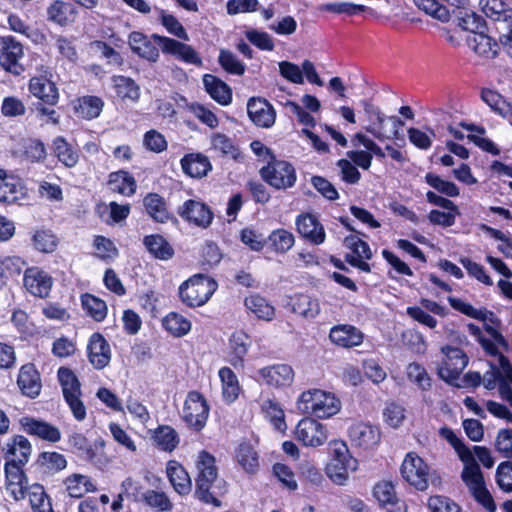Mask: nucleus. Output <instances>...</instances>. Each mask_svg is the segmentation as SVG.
<instances>
[{"label": "nucleus", "mask_w": 512, "mask_h": 512, "mask_svg": "<svg viewBox=\"0 0 512 512\" xmlns=\"http://www.w3.org/2000/svg\"><path fill=\"white\" fill-rule=\"evenodd\" d=\"M196 467L198 475L196 477L195 497L206 504L219 507L221 502L218 498L226 492V487L225 482L218 479L214 456L207 451H201L197 458Z\"/></svg>", "instance_id": "obj_1"}, {"label": "nucleus", "mask_w": 512, "mask_h": 512, "mask_svg": "<svg viewBox=\"0 0 512 512\" xmlns=\"http://www.w3.org/2000/svg\"><path fill=\"white\" fill-rule=\"evenodd\" d=\"M217 288V283L204 274H195L179 287V297L183 304L195 308L203 306Z\"/></svg>", "instance_id": "obj_2"}, {"label": "nucleus", "mask_w": 512, "mask_h": 512, "mask_svg": "<svg viewBox=\"0 0 512 512\" xmlns=\"http://www.w3.org/2000/svg\"><path fill=\"white\" fill-rule=\"evenodd\" d=\"M461 478L480 505L488 512L496 511V504L491 493L486 488L484 476L478 463L464 467Z\"/></svg>", "instance_id": "obj_3"}, {"label": "nucleus", "mask_w": 512, "mask_h": 512, "mask_svg": "<svg viewBox=\"0 0 512 512\" xmlns=\"http://www.w3.org/2000/svg\"><path fill=\"white\" fill-rule=\"evenodd\" d=\"M433 474L428 464L414 452L408 453L401 465L402 477L419 491L428 488Z\"/></svg>", "instance_id": "obj_4"}, {"label": "nucleus", "mask_w": 512, "mask_h": 512, "mask_svg": "<svg viewBox=\"0 0 512 512\" xmlns=\"http://www.w3.org/2000/svg\"><path fill=\"white\" fill-rule=\"evenodd\" d=\"M209 410L204 396L198 391H191L184 402L182 419L190 429L200 432L206 425Z\"/></svg>", "instance_id": "obj_5"}, {"label": "nucleus", "mask_w": 512, "mask_h": 512, "mask_svg": "<svg viewBox=\"0 0 512 512\" xmlns=\"http://www.w3.org/2000/svg\"><path fill=\"white\" fill-rule=\"evenodd\" d=\"M262 179L275 189H287L296 182V172L293 165L284 160H277L273 156L266 166L261 168Z\"/></svg>", "instance_id": "obj_6"}, {"label": "nucleus", "mask_w": 512, "mask_h": 512, "mask_svg": "<svg viewBox=\"0 0 512 512\" xmlns=\"http://www.w3.org/2000/svg\"><path fill=\"white\" fill-rule=\"evenodd\" d=\"M442 352L445 357L442 365L438 367L439 377L449 384L460 387L455 381L459 379L468 364L467 355L460 348L451 346L443 347Z\"/></svg>", "instance_id": "obj_7"}, {"label": "nucleus", "mask_w": 512, "mask_h": 512, "mask_svg": "<svg viewBox=\"0 0 512 512\" xmlns=\"http://www.w3.org/2000/svg\"><path fill=\"white\" fill-rule=\"evenodd\" d=\"M68 444L73 453L89 463L98 468L106 466L107 459L103 454V442L92 445L82 433H73L68 437Z\"/></svg>", "instance_id": "obj_8"}, {"label": "nucleus", "mask_w": 512, "mask_h": 512, "mask_svg": "<svg viewBox=\"0 0 512 512\" xmlns=\"http://www.w3.org/2000/svg\"><path fill=\"white\" fill-rule=\"evenodd\" d=\"M363 107L365 114L369 121V126L366 127L367 132L371 133L374 137H376L380 141H384L385 139H399V127L404 125V122L396 117L391 116L389 120L393 122L394 131L392 136H388L383 132L384 122L386 120L385 115L380 111V109L373 105L370 101H363Z\"/></svg>", "instance_id": "obj_9"}, {"label": "nucleus", "mask_w": 512, "mask_h": 512, "mask_svg": "<svg viewBox=\"0 0 512 512\" xmlns=\"http://www.w3.org/2000/svg\"><path fill=\"white\" fill-rule=\"evenodd\" d=\"M152 38L158 42L163 53L173 55L187 64L197 67L203 65L202 58L191 45L158 34H153Z\"/></svg>", "instance_id": "obj_10"}, {"label": "nucleus", "mask_w": 512, "mask_h": 512, "mask_svg": "<svg viewBox=\"0 0 512 512\" xmlns=\"http://www.w3.org/2000/svg\"><path fill=\"white\" fill-rule=\"evenodd\" d=\"M295 437L304 446L318 447L327 441L328 434L323 424L313 418H304L296 426Z\"/></svg>", "instance_id": "obj_11"}, {"label": "nucleus", "mask_w": 512, "mask_h": 512, "mask_svg": "<svg viewBox=\"0 0 512 512\" xmlns=\"http://www.w3.org/2000/svg\"><path fill=\"white\" fill-rule=\"evenodd\" d=\"M348 436L351 444L364 451L374 449L380 442L381 433L377 426L358 422L350 426Z\"/></svg>", "instance_id": "obj_12"}, {"label": "nucleus", "mask_w": 512, "mask_h": 512, "mask_svg": "<svg viewBox=\"0 0 512 512\" xmlns=\"http://www.w3.org/2000/svg\"><path fill=\"white\" fill-rule=\"evenodd\" d=\"M1 53L0 65L8 72L14 75H20L24 68L19 63L23 57V46L11 36H4L0 38Z\"/></svg>", "instance_id": "obj_13"}, {"label": "nucleus", "mask_w": 512, "mask_h": 512, "mask_svg": "<svg viewBox=\"0 0 512 512\" xmlns=\"http://www.w3.org/2000/svg\"><path fill=\"white\" fill-rule=\"evenodd\" d=\"M294 370L287 364H275L258 370L257 380L274 388L288 387L293 383Z\"/></svg>", "instance_id": "obj_14"}, {"label": "nucleus", "mask_w": 512, "mask_h": 512, "mask_svg": "<svg viewBox=\"0 0 512 512\" xmlns=\"http://www.w3.org/2000/svg\"><path fill=\"white\" fill-rule=\"evenodd\" d=\"M87 356L90 364L97 370L104 369L111 361V347L105 337L99 333H93L87 344Z\"/></svg>", "instance_id": "obj_15"}, {"label": "nucleus", "mask_w": 512, "mask_h": 512, "mask_svg": "<svg viewBox=\"0 0 512 512\" xmlns=\"http://www.w3.org/2000/svg\"><path fill=\"white\" fill-rule=\"evenodd\" d=\"M344 244L353 252V254H347L345 256V261L363 272H370L371 267L365 261L372 258V252L368 243L356 235H349L345 238Z\"/></svg>", "instance_id": "obj_16"}, {"label": "nucleus", "mask_w": 512, "mask_h": 512, "mask_svg": "<svg viewBox=\"0 0 512 512\" xmlns=\"http://www.w3.org/2000/svg\"><path fill=\"white\" fill-rule=\"evenodd\" d=\"M178 214L189 223L202 228H207L213 220L210 208L206 204L192 199L185 201L179 207Z\"/></svg>", "instance_id": "obj_17"}, {"label": "nucleus", "mask_w": 512, "mask_h": 512, "mask_svg": "<svg viewBox=\"0 0 512 512\" xmlns=\"http://www.w3.org/2000/svg\"><path fill=\"white\" fill-rule=\"evenodd\" d=\"M23 281L27 291L39 298L47 297L53 284L51 276L38 267L26 269Z\"/></svg>", "instance_id": "obj_18"}, {"label": "nucleus", "mask_w": 512, "mask_h": 512, "mask_svg": "<svg viewBox=\"0 0 512 512\" xmlns=\"http://www.w3.org/2000/svg\"><path fill=\"white\" fill-rule=\"evenodd\" d=\"M6 463L26 465L29 461L32 446L22 435H15L3 447Z\"/></svg>", "instance_id": "obj_19"}, {"label": "nucleus", "mask_w": 512, "mask_h": 512, "mask_svg": "<svg viewBox=\"0 0 512 512\" xmlns=\"http://www.w3.org/2000/svg\"><path fill=\"white\" fill-rule=\"evenodd\" d=\"M298 233L314 245L322 244L325 241V230L318 219L309 213L299 215L296 218Z\"/></svg>", "instance_id": "obj_20"}, {"label": "nucleus", "mask_w": 512, "mask_h": 512, "mask_svg": "<svg viewBox=\"0 0 512 512\" xmlns=\"http://www.w3.org/2000/svg\"><path fill=\"white\" fill-rule=\"evenodd\" d=\"M25 187L20 178L0 169V202L15 203L25 197Z\"/></svg>", "instance_id": "obj_21"}, {"label": "nucleus", "mask_w": 512, "mask_h": 512, "mask_svg": "<svg viewBox=\"0 0 512 512\" xmlns=\"http://www.w3.org/2000/svg\"><path fill=\"white\" fill-rule=\"evenodd\" d=\"M247 112L252 122L259 127L268 128L275 122V111L265 99L251 98L247 103Z\"/></svg>", "instance_id": "obj_22"}, {"label": "nucleus", "mask_w": 512, "mask_h": 512, "mask_svg": "<svg viewBox=\"0 0 512 512\" xmlns=\"http://www.w3.org/2000/svg\"><path fill=\"white\" fill-rule=\"evenodd\" d=\"M30 93L47 105L58 103L59 92L55 83L45 76H34L29 81Z\"/></svg>", "instance_id": "obj_23"}, {"label": "nucleus", "mask_w": 512, "mask_h": 512, "mask_svg": "<svg viewBox=\"0 0 512 512\" xmlns=\"http://www.w3.org/2000/svg\"><path fill=\"white\" fill-rule=\"evenodd\" d=\"M20 423L28 434L35 435L45 441L54 443L61 439L60 430L45 421L36 420L32 417H23Z\"/></svg>", "instance_id": "obj_24"}, {"label": "nucleus", "mask_w": 512, "mask_h": 512, "mask_svg": "<svg viewBox=\"0 0 512 512\" xmlns=\"http://www.w3.org/2000/svg\"><path fill=\"white\" fill-rule=\"evenodd\" d=\"M329 338L335 345L351 348L362 344L364 336L352 325H337L330 330Z\"/></svg>", "instance_id": "obj_25"}, {"label": "nucleus", "mask_w": 512, "mask_h": 512, "mask_svg": "<svg viewBox=\"0 0 512 512\" xmlns=\"http://www.w3.org/2000/svg\"><path fill=\"white\" fill-rule=\"evenodd\" d=\"M17 384L24 395L30 398H34L39 395L41 390V380L40 375L33 364H26L21 367Z\"/></svg>", "instance_id": "obj_26"}, {"label": "nucleus", "mask_w": 512, "mask_h": 512, "mask_svg": "<svg viewBox=\"0 0 512 512\" xmlns=\"http://www.w3.org/2000/svg\"><path fill=\"white\" fill-rule=\"evenodd\" d=\"M166 474L178 494L187 495L190 493L192 488L191 478L179 462L170 460L166 465Z\"/></svg>", "instance_id": "obj_27"}, {"label": "nucleus", "mask_w": 512, "mask_h": 512, "mask_svg": "<svg viewBox=\"0 0 512 512\" xmlns=\"http://www.w3.org/2000/svg\"><path fill=\"white\" fill-rule=\"evenodd\" d=\"M51 151L57 160L67 168H73L79 162V151L63 136H57L52 140Z\"/></svg>", "instance_id": "obj_28"}, {"label": "nucleus", "mask_w": 512, "mask_h": 512, "mask_svg": "<svg viewBox=\"0 0 512 512\" xmlns=\"http://www.w3.org/2000/svg\"><path fill=\"white\" fill-rule=\"evenodd\" d=\"M180 163L183 172L192 178H202L212 169L209 158L202 153L186 154Z\"/></svg>", "instance_id": "obj_29"}, {"label": "nucleus", "mask_w": 512, "mask_h": 512, "mask_svg": "<svg viewBox=\"0 0 512 512\" xmlns=\"http://www.w3.org/2000/svg\"><path fill=\"white\" fill-rule=\"evenodd\" d=\"M251 345L249 336L243 331H235L229 338V361L235 367H243L244 358Z\"/></svg>", "instance_id": "obj_30"}, {"label": "nucleus", "mask_w": 512, "mask_h": 512, "mask_svg": "<svg viewBox=\"0 0 512 512\" xmlns=\"http://www.w3.org/2000/svg\"><path fill=\"white\" fill-rule=\"evenodd\" d=\"M78 11L74 4L55 0L47 8L48 20L60 25L67 26L76 20Z\"/></svg>", "instance_id": "obj_31"}, {"label": "nucleus", "mask_w": 512, "mask_h": 512, "mask_svg": "<svg viewBox=\"0 0 512 512\" xmlns=\"http://www.w3.org/2000/svg\"><path fill=\"white\" fill-rule=\"evenodd\" d=\"M128 43L131 50L139 57L150 62L158 60V48L143 33L137 31L130 33Z\"/></svg>", "instance_id": "obj_32"}, {"label": "nucleus", "mask_w": 512, "mask_h": 512, "mask_svg": "<svg viewBox=\"0 0 512 512\" xmlns=\"http://www.w3.org/2000/svg\"><path fill=\"white\" fill-rule=\"evenodd\" d=\"M203 84L208 94L221 105H228L232 100L230 87L214 75L206 74Z\"/></svg>", "instance_id": "obj_33"}, {"label": "nucleus", "mask_w": 512, "mask_h": 512, "mask_svg": "<svg viewBox=\"0 0 512 512\" xmlns=\"http://www.w3.org/2000/svg\"><path fill=\"white\" fill-rule=\"evenodd\" d=\"M143 244L147 251L156 259L169 260L174 255L171 244L159 234L145 236Z\"/></svg>", "instance_id": "obj_34"}, {"label": "nucleus", "mask_w": 512, "mask_h": 512, "mask_svg": "<svg viewBox=\"0 0 512 512\" xmlns=\"http://www.w3.org/2000/svg\"><path fill=\"white\" fill-rule=\"evenodd\" d=\"M469 47L479 56L492 59L498 54V44L490 36L480 31L468 38Z\"/></svg>", "instance_id": "obj_35"}, {"label": "nucleus", "mask_w": 512, "mask_h": 512, "mask_svg": "<svg viewBox=\"0 0 512 512\" xmlns=\"http://www.w3.org/2000/svg\"><path fill=\"white\" fill-rule=\"evenodd\" d=\"M109 189L124 196H131L136 191V181L127 171L119 170L109 174Z\"/></svg>", "instance_id": "obj_36"}, {"label": "nucleus", "mask_w": 512, "mask_h": 512, "mask_svg": "<svg viewBox=\"0 0 512 512\" xmlns=\"http://www.w3.org/2000/svg\"><path fill=\"white\" fill-rule=\"evenodd\" d=\"M104 101L93 95L79 97L74 106L75 112L82 118L91 120L97 118L102 112Z\"/></svg>", "instance_id": "obj_37"}, {"label": "nucleus", "mask_w": 512, "mask_h": 512, "mask_svg": "<svg viewBox=\"0 0 512 512\" xmlns=\"http://www.w3.org/2000/svg\"><path fill=\"white\" fill-rule=\"evenodd\" d=\"M439 434L456 450L460 460L464 463V467L477 463L472 451L457 437L452 429L442 427L439 430Z\"/></svg>", "instance_id": "obj_38"}, {"label": "nucleus", "mask_w": 512, "mask_h": 512, "mask_svg": "<svg viewBox=\"0 0 512 512\" xmlns=\"http://www.w3.org/2000/svg\"><path fill=\"white\" fill-rule=\"evenodd\" d=\"M245 307L257 318L271 321L275 315V308L264 297L253 294L245 298Z\"/></svg>", "instance_id": "obj_39"}, {"label": "nucleus", "mask_w": 512, "mask_h": 512, "mask_svg": "<svg viewBox=\"0 0 512 512\" xmlns=\"http://www.w3.org/2000/svg\"><path fill=\"white\" fill-rule=\"evenodd\" d=\"M210 149L221 156H229L236 159L239 155V149L231 137L224 133L214 132L209 137Z\"/></svg>", "instance_id": "obj_40"}, {"label": "nucleus", "mask_w": 512, "mask_h": 512, "mask_svg": "<svg viewBox=\"0 0 512 512\" xmlns=\"http://www.w3.org/2000/svg\"><path fill=\"white\" fill-rule=\"evenodd\" d=\"M457 24L463 30L470 31L476 34L485 29L484 19L477 15L469 6H466L462 10H455Z\"/></svg>", "instance_id": "obj_41"}, {"label": "nucleus", "mask_w": 512, "mask_h": 512, "mask_svg": "<svg viewBox=\"0 0 512 512\" xmlns=\"http://www.w3.org/2000/svg\"><path fill=\"white\" fill-rule=\"evenodd\" d=\"M69 496L80 498L87 492L96 491L95 485L88 476L82 474H73L64 481Z\"/></svg>", "instance_id": "obj_42"}, {"label": "nucleus", "mask_w": 512, "mask_h": 512, "mask_svg": "<svg viewBox=\"0 0 512 512\" xmlns=\"http://www.w3.org/2000/svg\"><path fill=\"white\" fill-rule=\"evenodd\" d=\"M479 5L486 17L494 21L512 19V9L508 8L502 0H480Z\"/></svg>", "instance_id": "obj_43"}, {"label": "nucleus", "mask_w": 512, "mask_h": 512, "mask_svg": "<svg viewBox=\"0 0 512 512\" xmlns=\"http://www.w3.org/2000/svg\"><path fill=\"white\" fill-rule=\"evenodd\" d=\"M148 215L157 222H165L169 218L165 200L156 193H149L143 200Z\"/></svg>", "instance_id": "obj_44"}, {"label": "nucleus", "mask_w": 512, "mask_h": 512, "mask_svg": "<svg viewBox=\"0 0 512 512\" xmlns=\"http://www.w3.org/2000/svg\"><path fill=\"white\" fill-rule=\"evenodd\" d=\"M239 465L250 474L257 472L259 468V456L250 443H242L239 445L236 453Z\"/></svg>", "instance_id": "obj_45"}, {"label": "nucleus", "mask_w": 512, "mask_h": 512, "mask_svg": "<svg viewBox=\"0 0 512 512\" xmlns=\"http://www.w3.org/2000/svg\"><path fill=\"white\" fill-rule=\"evenodd\" d=\"M317 396L315 417L329 418L339 412L340 401L333 394L320 390Z\"/></svg>", "instance_id": "obj_46"}, {"label": "nucleus", "mask_w": 512, "mask_h": 512, "mask_svg": "<svg viewBox=\"0 0 512 512\" xmlns=\"http://www.w3.org/2000/svg\"><path fill=\"white\" fill-rule=\"evenodd\" d=\"M163 327L174 337H182L191 330V322L177 312H170L162 321Z\"/></svg>", "instance_id": "obj_47"}, {"label": "nucleus", "mask_w": 512, "mask_h": 512, "mask_svg": "<svg viewBox=\"0 0 512 512\" xmlns=\"http://www.w3.org/2000/svg\"><path fill=\"white\" fill-rule=\"evenodd\" d=\"M219 377L222 382V394L227 402H233L237 399L240 391L237 376L228 367L219 370Z\"/></svg>", "instance_id": "obj_48"}, {"label": "nucleus", "mask_w": 512, "mask_h": 512, "mask_svg": "<svg viewBox=\"0 0 512 512\" xmlns=\"http://www.w3.org/2000/svg\"><path fill=\"white\" fill-rule=\"evenodd\" d=\"M499 366L503 370L504 377L500 378L498 391L500 397L512 407V366L506 356L499 354Z\"/></svg>", "instance_id": "obj_49"}, {"label": "nucleus", "mask_w": 512, "mask_h": 512, "mask_svg": "<svg viewBox=\"0 0 512 512\" xmlns=\"http://www.w3.org/2000/svg\"><path fill=\"white\" fill-rule=\"evenodd\" d=\"M27 493L33 512H53L50 498L43 486L33 484L28 488Z\"/></svg>", "instance_id": "obj_50"}, {"label": "nucleus", "mask_w": 512, "mask_h": 512, "mask_svg": "<svg viewBox=\"0 0 512 512\" xmlns=\"http://www.w3.org/2000/svg\"><path fill=\"white\" fill-rule=\"evenodd\" d=\"M58 379L65 399L73 396H81L80 382L71 369L66 367L59 368Z\"/></svg>", "instance_id": "obj_51"}, {"label": "nucleus", "mask_w": 512, "mask_h": 512, "mask_svg": "<svg viewBox=\"0 0 512 512\" xmlns=\"http://www.w3.org/2000/svg\"><path fill=\"white\" fill-rule=\"evenodd\" d=\"M261 410L265 417L269 419L275 429L285 431L287 428L285 414L280 404L271 399H266L261 404Z\"/></svg>", "instance_id": "obj_52"}, {"label": "nucleus", "mask_w": 512, "mask_h": 512, "mask_svg": "<svg viewBox=\"0 0 512 512\" xmlns=\"http://www.w3.org/2000/svg\"><path fill=\"white\" fill-rule=\"evenodd\" d=\"M414 4L433 18L447 22L451 18V12L440 0H413Z\"/></svg>", "instance_id": "obj_53"}, {"label": "nucleus", "mask_w": 512, "mask_h": 512, "mask_svg": "<svg viewBox=\"0 0 512 512\" xmlns=\"http://www.w3.org/2000/svg\"><path fill=\"white\" fill-rule=\"evenodd\" d=\"M157 446L164 451L171 452L179 444V436L175 429L170 426L158 427L153 436Z\"/></svg>", "instance_id": "obj_54"}, {"label": "nucleus", "mask_w": 512, "mask_h": 512, "mask_svg": "<svg viewBox=\"0 0 512 512\" xmlns=\"http://www.w3.org/2000/svg\"><path fill=\"white\" fill-rule=\"evenodd\" d=\"M113 82L119 97L133 102L138 101L140 98V88L133 79L126 76H114Z\"/></svg>", "instance_id": "obj_55"}, {"label": "nucleus", "mask_w": 512, "mask_h": 512, "mask_svg": "<svg viewBox=\"0 0 512 512\" xmlns=\"http://www.w3.org/2000/svg\"><path fill=\"white\" fill-rule=\"evenodd\" d=\"M83 309L95 321H102L107 315L106 303L91 294H85L81 298Z\"/></svg>", "instance_id": "obj_56"}, {"label": "nucleus", "mask_w": 512, "mask_h": 512, "mask_svg": "<svg viewBox=\"0 0 512 512\" xmlns=\"http://www.w3.org/2000/svg\"><path fill=\"white\" fill-rule=\"evenodd\" d=\"M293 311L305 318H315L320 313L318 300L308 295H298L293 303Z\"/></svg>", "instance_id": "obj_57"}, {"label": "nucleus", "mask_w": 512, "mask_h": 512, "mask_svg": "<svg viewBox=\"0 0 512 512\" xmlns=\"http://www.w3.org/2000/svg\"><path fill=\"white\" fill-rule=\"evenodd\" d=\"M273 250L277 253L284 254L289 251L294 243V235L285 229H276L271 232L268 237Z\"/></svg>", "instance_id": "obj_58"}, {"label": "nucleus", "mask_w": 512, "mask_h": 512, "mask_svg": "<svg viewBox=\"0 0 512 512\" xmlns=\"http://www.w3.org/2000/svg\"><path fill=\"white\" fill-rule=\"evenodd\" d=\"M142 500L146 505L159 512L170 511L173 504L164 492L147 490L142 494Z\"/></svg>", "instance_id": "obj_59"}, {"label": "nucleus", "mask_w": 512, "mask_h": 512, "mask_svg": "<svg viewBox=\"0 0 512 512\" xmlns=\"http://www.w3.org/2000/svg\"><path fill=\"white\" fill-rule=\"evenodd\" d=\"M218 61L227 73L241 76L245 72V65L229 50H220Z\"/></svg>", "instance_id": "obj_60"}, {"label": "nucleus", "mask_w": 512, "mask_h": 512, "mask_svg": "<svg viewBox=\"0 0 512 512\" xmlns=\"http://www.w3.org/2000/svg\"><path fill=\"white\" fill-rule=\"evenodd\" d=\"M448 301L452 308L473 319L484 321L487 318V314L493 315L492 312L486 309H477L459 298L449 296Z\"/></svg>", "instance_id": "obj_61"}, {"label": "nucleus", "mask_w": 512, "mask_h": 512, "mask_svg": "<svg viewBox=\"0 0 512 512\" xmlns=\"http://www.w3.org/2000/svg\"><path fill=\"white\" fill-rule=\"evenodd\" d=\"M331 462H345L347 467H357V460L353 458L345 442L340 440L331 441Z\"/></svg>", "instance_id": "obj_62"}, {"label": "nucleus", "mask_w": 512, "mask_h": 512, "mask_svg": "<svg viewBox=\"0 0 512 512\" xmlns=\"http://www.w3.org/2000/svg\"><path fill=\"white\" fill-rule=\"evenodd\" d=\"M37 462L41 467L49 471H60L67 466L66 458L58 452H42Z\"/></svg>", "instance_id": "obj_63"}, {"label": "nucleus", "mask_w": 512, "mask_h": 512, "mask_svg": "<svg viewBox=\"0 0 512 512\" xmlns=\"http://www.w3.org/2000/svg\"><path fill=\"white\" fill-rule=\"evenodd\" d=\"M495 480L498 487L505 493L512 492V462H501L495 473Z\"/></svg>", "instance_id": "obj_64"}]
</instances>
